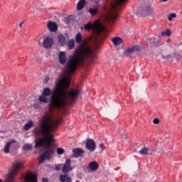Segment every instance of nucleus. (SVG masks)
I'll return each instance as SVG.
<instances>
[{
	"instance_id": "20e7f679",
	"label": "nucleus",
	"mask_w": 182,
	"mask_h": 182,
	"mask_svg": "<svg viewBox=\"0 0 182 182\" xmlns=\"http://www.w3.org/2000/svg\"><path fill=\"white\" fill-rule=\"evenodd\" d=\"M21 168H22V162L17 161L12 164V169L9 173L8 177L4 182H14L16 173H18ZM24 180L26 182H38L36 173H31L27 175L24 178Z\"/></svg>"
},
{
	"instance_id": "6ab92c4d",
	"label": "nucleus",
	"mask_w": 182,
	"mask_h": 182,
	"mask_svg": "<svg viewBox=\"0 0 182 182\" xmlns=\"http://www.w3.org/2000/svg\"><path fill=\"white\" fill-rule=\"evenodd\" d=\"M85 5H86V1H79L77 4V10L82 11L85 8Z\"/></svg>"
},
{
	"instance_id": "dca6fc26",
	"label": "nucleus",
	"mask_w": 182,
	"mask_h": 182,
	"mask_svg": "<svg viewBox=\"0 0 182 182\" xmlns=\"http://www.w3.org/2000/svg\"><path fill=\"white\" fill-rule=\"evenodd\" d=\"M15 140L11 141L9 142H7L4 146V153H5L6 154H8V153H9V149H11V144H12L13 143H15Z\"/></svg>"
},
{
	"instance_id": "cd10ccee",
	"label": "nucleus",
	"mask_w": 182,
	"mask_h": 182,
	"mask_svg": "<svg viewBox=\"0 0 182 182\" xmlns=\"http://www.w3.org/2000/svg\"><path fill=\"white\" fill-rule=\"evenodd\" d=\"M147 41L149 43H150V45H156V42H157V38H149Z\"/></svg>"
},
{
	"instance_id": "37998d69",
	"label": "nucleus",
	"mask_w": 182,
	"mask_h": 182,
	"mask_svg": "<svg viewBox=\"0 0 182 182\" xmlns=\"http://www.w3.org/2000/svg\"><path fill=\"white\" fill-rule=\"evenodd\" d=\"M170 41H171V40H170V39H168V40H167V42H170Z\"/></svg>"
},
{
	"instance_id": "2f4dec72",
	"label": "nucleus",
	"mask_w": 182,
	"mask_h": 182,
	"mask_svg": "<svg viewBox=\"0 0 182 182\" xmlns=\"http://www.w3.org/2000/svg\"><path fill=\"white\" fill-rule=\"evenodd\" d=\"M99 147H100V149H101V150H105V149H106V146H105V144H100L99 145Z\"/></svg>"
},
{
	"instance_id": "c03bdc74",
	"label": "nucleus",
	"mask_w": 182,
	"mask_h": 182,
	"mask_svg": "<svg viewBox=\"0 0 182 182\" xmlns=\"http://www.w3.org/2000/svg\"><path fill=\"white\" fill-rule=\"evenodd\" d=\"M3 181H2V179H0V182H2Z\"/></svg>"
},
{
	"instance_id": "4468645a",
	"label": "nucleus",
	"mask_w": 182,
	"mask_h": 182,
	"mask_svg": "<svg viewBox=\"0 0 182 182\" xmlns=\"http://www.w3.org/2000/svg\"><path fill=\"white\" fill-rule=\"evenodd\" d=\"M140 49V47L138 46H134V47L125 49L124 50V53L125 55H130V53H133V52H136V50H139Z\"/></svg>"
},
{
	"instance_id": "393cba45",
	"label": "nucleus",
	"mask_w": 182,
	"mask_h": 182,
	"mask_svg": "<svg viewBox=\"0 0 182 182\" xmlns=\"http://www.w3.org/2000/svg\"><path fill=\"white\" fill-rule=\"evenodd\" d=\"M161 36H171V31L170 29H166L161 32Z\"/></svg>"
},
{
	"instance_id": "f257e3e1",
	"label": "nucleus",
	"mask_w": 182,
	"mask_h": 182,
	"mask_svg": "<svg viewBox=\"0 0 182 182\" xmlns=\"http://www.w3.org/2000/svg\"><path fill=\"white\" fill-rule=\"evenodd\" d=\"M96 58V54L89 46L87 40H84L70 55L65 65V74L61 78L55 82V87L53 90L46 87L43 89V95L50 96L49 109L48 112L43 114L39 119L37 133L43 136L44 139L36 140V149L43 147L46 149L39 158V163H43L45 160H50V158L55 154V146H53V133L56 132L58 126L60 122L58 119H53V109H61L68 105V100L73 102L79 97L80 90L77 88L71 89L68 93L65 90L69 89L70 86V77L75 73L79 65H83L85 60H91L93 63V59Z\"/></svg>"
},
{
	"instance_id": "f3484780",
	"label": "nucleus",
	"mask_w": 182,
	"mask_h": 182,
	"mask_svg": "<svg viewBox=\"0 0 182 182\" xmlns=\"http://www.w3.org/2000/svg\"><path fill=\"white\" fill-rule=\"evenodd\" d=\"M112 43H114V45H115L116 46L122 45V43H123V40H122V38H120L119 37H114L112 38Z\"/></svg>"
},
{
	"instance_id": "473e14b6",
	"label": "nucleus",
	"mask_w": 182,
	"mask_h": 182,
	"mask_svg": "<svg viewBox=\"0 0 182 182\" xmlns=\"http://www.w3.org/2000/svg\"><path fill=\"white\" fill-rule=\"evenodd\" d=\"M60 166H62V164H59V165L55 166V170L57 171H59V170H60Z\"/></svg>"
},
{
	"instance_id": "7c9ffc66",
	"label": "nucleus",
	"mask_w": 182,
	"mask_h": 182,
	"mask_svg": "<svg viewBox=\"0 0 182 182\" xmlns=\"http://www.w3.org/2000/svg\"><path fill=\"white\" fill-rule=\"evenodd\" d=\"M153 123L154 124H159L160 123V119H159V118H155L154 120H153Z\"/></svg>"
},
{
	"instance_id": "58836bf2",
	"label": "nucleus",
	"mask_w": 182,
	"mask_h": 182,
	"mask_svg": "<svg viewBox=\"0 0 182 182\" xmlns=\"http://www.w3.org/2000/svg\"><path fill=\"white\" fill-rule=\"evenodd\" d=\"M70 18V17H68V18H67L68 22H70V21H69Z\"/></svg>"
},
{
	"instance_id": "6e6552de",
	"label": "nucleus",
	"mask_w": 182,
	"mask_h": 182,
	"mask_svg": "<svg viewBox=\"0 0 182 182\" xmlns=\"http://www.w3.org/2000/svg\"><path fill=\"white\" fill-rule=\"evenodd\" d=\"M85 147L91 153H93L96 150V142L92 139H88L85 143Z\"/></svg>"
},
{
	"instance_id": "f704fd0d",
	"label": "nucleus",
	"mask_w": 182,
	"mask_h": 182,
	"mask_svg": "<svg viewBox=\"0 0 182 182\" xmlns=\"http://www.w3.org/2000/svg\"><path fill=\"white\" fill-rule=\"evenodd\" d=\"M166 58H167V60H173V56L171 55H168Z\"/></svg>"
},
{
	"instance_id": "a211bd4d",
	"label": "nucleus",
	"mask_w": 182,
	"mask_h": 182,
	"mask_svg": "<svg viewBox=\"0 0 182 182\" xmlns=\"http://www.w3.org/2000/svg\"><path fill=\"white\" fill-rule=\"evenodd\" d=\"M88 12L92 16H95V15H96V14H97V12H99V7L95 6L94 8H90L88 9Z\"/></svg>"
},
{
	"instance_id": "5701e85b",
	"label": "nucleus",
	"mask_w": 182,
	"mask_h": 182,
	"mask_svg": "<svg viewBox=\"0 0 182 182\" xmlns=\"http://www.w3.org/2000/svg\"><path fill=\"white\" fill-rule=\"evenodd\" d=\"M68 49L70 50H72V49H74V48H75V40L74 39L70 40L68 41Z\"/></svg>"
},
{
	"instance_id": "4be33fe9",
	"label": "nucleus",
	"mask_w": 182,
	"mask_h": 182,
	"mask_svg": "<svg viewBox=\"0 0 182 182\" xmlns=\"http://www.w3.org/2000/svg\"><path fill=\"white\" fill-rule=\"evenodd\" d=\"M139 154H141V156H147V154H149V148H142L141 150L139 151Z\"/></svg>"
},
{
	"instance_id": "f03ea898",
	"label": "nucleus",
	"mask_w": 182,
	"mask_h": 182,
	"mask_svg": "<svg viewBox=\"0 0 182 182\" xmlns=\"http://www.w3.org/2000/svg\"><path fill=\"white\" fill-rule=\"evenodd\" d=\"M127 4V0H113L109 3L108 11L109 14L107 15L106 19L107 22L112 25L119 18V11L120 8Z\"/></svg>"
},
{
	"instance_id": "b1692460",
	"label": "nucleus",
	"mask_w": 182,
	"mask_h": 182,
	"mask_svg": "<svg viewBox=\"0 0 182 182\" xmlns=\"http://www.w3.org/2000/svg\"><path fill=\"white\" fill-rule=\"evenodd\" d=\"M32 126H33V121L30 120L28 123L25 124L24 129L26 130H29Z\"/></svg>"
},
{
	"instance_id": "4c0bfd02",
	"label": "nucleus",
	"mask_w": 182,
	"mask_h": 182,
	"mask_svg": "<svg viewBox=\"0 0 182 182\" xmlns=\"http://www.w3.org/2000/svg\"><path fill=\"white\" fill-rule=\"evenodd\" d=\"M122 139H126V134H122Z\"/></svg>"
},
{
	"instance_id": "2eb2a0df",
	"label": "nucleus",
	"mask_w": 182,
	"mask_h": 182,
	"mask_svg": "<svg viewBox=\"0 0 182 182\" xmlns=\"http://www.w3.org/2000/svg\"><path fill=\"white\" fill-rule=\"evenodd\" d=\"M60 181L61 182H72V178L69 177L68 173H65V175L60 176Z\"/></svg>"
},
{
	"instance_id": "0eeeda50",
	"label": "nucleus",
	"mask_w": 182,
	"mask_h": 182,
	"mask_svg": "<svg viewBox=\"0 0 182 182\" xmlns=\"http://www.w3.org/2000/svg\"><path fill=\"white\" fill-rule=\"evenodd\" d=\"M72 160H70V159H67L62 168V171L64 174H68L69 171H72Z\"/></svg>"
},
{
	"instance_id": "39448f33",
	"label": "nucleus",
	"mask_w": 182,
	"mask_h": 182,
	"mask_svg": "<svg viewBox=\"0 0 182 182\" xmlns=\"http://www.w3.org/2000/svg\"><path fill=\"white\" fill-rule=\"evenodd\" d=\"M84 29L85 31L95 29L97 33H100V32H103V31H105V26L99 23L92 24L90 22H88L87 23L84 25Z\"/></svg>"
},
{
	"instance_id": "ddd939ff",
	"label": "nucleus",
	"mask_w": 182,
	"mask_h": 182,
	"mask_svg": "<svg viewBox=\"0 0 182 182\" xmlns=\"http://www.w3.org/2000/svg\"><path fill=\"white\" fill-rule=\"evenodd\" d=\"M88 168L91 170V171H96V170L99 168V164L95 161H91L88 164Z\"/></svg>"
},
{
	"instance_id": "79ce46f5",
	"label": "nucleus",
	"mask_w": 182,
	"mask_h": 182,
	"mask_svg": "<svg viewBox=\"0 0 182 182\" xmlns=\"http://www.w3.org/2000/svg\"><path fill=\"white\" fill-rule=\"evenodd\" d=\"M81 1H84V2H86V0H80Z\"/></svg>"
},
{
	"instance_id": "a878e982",
	"label": "nucleus",
	"mask_w": 182,
	"mask_h": 182,
	"mask_svg": "<svg viewBox=\"0 0 182 182\" xmlns=\"http://www.w3.org/2000/svg\"><path fill=\"white\" fill-rule=\"evenodd\" d=\"M75 42L77 43H80V42H82V33H78L76 36H75Z\"/></svg>"
},
{
	"instance_id": "aec40b11",
	"label": "nucleus",
	"mask_w": 182,
	"mask_h": 182,
	"mask_svg": "<svg viewBox=\"0 0 182 182\" xmlns=\"http://www.w3.org/2000/svg\"><path fill=\"white\" fill-rule=\"evenodd\" d=\"M58 42L63 46L66 43V38L63 35L60 34L58 36Z\"/></svg>"
},
{
	"instance_id": "72a5a7b5",
	"label": "nucleus",
	"mask_w": 182,
	"mask_h": 182,
	"mask_svg": "<svg viewBox=\"0 0 182 182\" xmlns=\"http://www.w3.org/2000/svg\"><path fill=\"white\" fill-rule=\"evenodd\" d=\"M49 77H46L45 79H44V83H48V82H49Z\"/></svg>"
},
{
	"instance_id": "f8f14e48",
	"label": "nucleus",
	"mask_w": 182,
	"mask_h": 182,
	"mask_svg": "<svg viewBox=\"0 0 182 182\" xmlns=\"http://www.w3.org/2000/svg\"><path fill=\"white\" fill-rule=\"evenodd\" d=\"M48 28L50 32H56V31H58V25L55 22L49 21L48 23Z\"/></svg>"
},
{
	"instance_id": "9b49d317",
	"label": "nucleus",
	"mask_w": 182,
	"mask_h": 182,
	"mask_svg": "<svg viewBox=\"0 0 182 182\" xmlns=\"http://www.w3.org/2000/svg\"><path fill=\"white\" fill-rule=\"evenodd\" d=\"M58 59L60 65H65L68 58H66V53L60 51L58 54Z\"/></svg>"
},
{
	"instance_id": "e433bc0d",
	"label": "nucleus",
	"mask_w": 182,
	"mask_h": 182,
	"mask_svg": "<svg viewBox=\"0 0 182 182\" xmlns=\"http://www.w3.org/2000/svg\"><path fill=\"white\" fill-rule=\"evenodd\" d=\"M42 182H48V178H43Z\"/></svg>"
},
{
	"instance_id": "1a4fd4ad",
	"label": "nucleus",
	"mask_w": 182,
	"mask_h": 182,
	"mask_svg": "<svg viewBox=\"0 0 182 182\" xmlns=\"http://www.w3.org/2000/svg\"><path fill=\"white\" fill-rule=\"evenodd\" d=\"M142 16H154V9L151 5L149 4L142 11Z\"/></svg>"
},
{
	"instance_id": "c756f323",
	"label": "nucleus",
	"mask_w": 182,
	"mask_h": 182,
	"mask_svg": "<svg viewBox=\"0 0 182 182\" xmlns=\"http://www.w3.org/2000/svg\"><path fill=\"white\" fill-rule=\"evenodd\" d=\"M57 153L59 155H62V154H63L65 153V149H62V148H58Z\"/></svg>"
},
{
	"instance_id": "ea45409f",
	"label": "nucleus",
	"mask_w": 182,
	"mask_h": 182,
	"mask_svg": "<svg viewBox=\"0 0 182 182\" xmlns=\"http://www.w3.org/2000/svg\"><path fill=\"white\" fill-rule=\"evenodd\" d=\"M161 1H162V2H167V1L168 0H161Z\"/></svg>"
},
{
	"instance_id": "423d86ee",
	"label": "nucleus",
	"mask_w": 182,
	"mask_h": 182,
	"mask_svg": "<svg viewBox=\"0 0 182 182\" xmlns=\"http://www.w3.org/2000/svg\"><path fill=\"white\" fill-rule=\"evenodd\" d=\"M38 44L40 46H43L45 49H50L52 46L53 45V39L50 37H46L44 38L43 43H42V38H40L38 41Z\"/></svg>"
},
{
	"instance_id": "49530a36",
	"label": "nucleus",
	"mask_w": 182,
	"mask_h": 182,
	"mask_svg": "<svg viewBox=\"0 0 182 182\" xmlns=\"http://www.w3.org/2000/svg\"><path fill=\"white\" fill-rule=\"evenodd\" d=\"M81 29H83V27H81Z\"/></svg>"
},
{
	"instance_id": "a18cd8bd",
	"label": "nucleus",
	"mask_w": 182,
	"mask_h": 182,
	"mask_svg": "<svg viewBox=\"0 0 182 182\" xmlns=\"http://www.w3.org/2000/svg\"><path fill=\"white\" fill-rule=\"evenodd\" d=\"M75 182H80V181H76Z\"/></svg>"
},
{
	"instance_id": "7ed1b4c3",
	"label": "nucleus",
	"mask_w": 182,
	"mask_h": 182,
	"mask_svg": "<svg viewBox=\"0 0 182 182\" xmlns=\"http://www.w3.org/2000/svg\"><path fill=\"white\" fill-rule=\"evenodd\" d=\"M21 168H22V162L17 161L12 164V169L9 173L8 177L4 182H14L16 173H18ZM24 180L26 182H38L36 173H31L27 175L24 178Z\"/></svg>"
},
{
	"instance_id": "9d476101",
	"label": "nucleus",
	"mask_w": 182,
	"mask_h": 182,
	"mask_svg": "<svg viewBox=\"0 0 182 182\" xmlns=\"http://www.w3.org/2000/svg\"><path fill=\"white\" fill-rule=\"evenodd\" d=\"M73 153L72 157H73V159H79V157H83L85 150L80 148H75L73 149Z\"/></svg>"
},
{
	"instance_id": "a19ab883",
	"label": "nucleus",
	"mask_w": 182,
	"mask_h": 182,
	"mask_svg": "<svg viewBox=\"0 0 182 182\" xmlns=\"http://www.w3.org/2000/svg\"><path fill=\"white\" fill-rule=\"evenodd\" d=\"M34 107H36V109H38V105H34Z\"/></svg>"
},
{
	"instance_id": "c9c22d12",
	"label": "nucleus",
	"mask_w": 182,
	"mask_h": 182,
	"mask_svg": "<svg viewBox=\"0 0 182 182\" xmlns=\"http://www.w3.org/2000/svg\"><path fill=\"white\" fill-rule=\"evenodd\" d=\"M23 22H24V21H22L21 23H19V28H20V29H22V25H23Z\"/></svg>"
},
{
	"instance_id": "bb28decb",
	"label": "nucleus",
	"mask_w": 182,
	"mask_h": 182,
	"mask_svg": "<svg viewBox=\"0 0 182 182\" xmlns=\"http://www.w3.org/2000/svg\"><path fill=\"white\" fill-rule=\"evenodd\" d=\"M39 101L42 102L43 103H48V98L45 95H41L39 97Z\"/></svg>"
},
{
	"instance_id": "412c9836",
	"label": "nucleus",
	"mask_w": 182,
	"mask_h": 182,
	"mask_svg": "<svg viewBox=\"0 0 182 182\" xmlns=\"http://www.w3.org/2000/svg\"><path fill=\"white\" fill-rule=\"evenodd\" d=\"M22 150L23 151H29L32 150V144H25L22 147Z\"/></svg>"
},
{
	"instance_id": "c85d7f7f",
	"label": "nucleus",
	"mask_w": 182,
	"mask_h": 182,
	"mask_svg": "<svg viewBox=\"0 0 182 182\" xmlns=\"http://www.w3.org/2000/svg\"><path fill=\"white\" fill-rule=\"evenodd\" d=\"M176 16L177 14L176 13H173L168 16V21H173V18H176Z\"/></svg>"
}]
</instances>
